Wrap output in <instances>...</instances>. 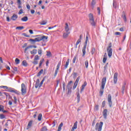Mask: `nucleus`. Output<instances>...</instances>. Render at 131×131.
<instances>
[{
	"label": "nucleus",
	"mask_w": 131,
	"mask_h": 131,
	"mask_svg": "<svg viewBox=\"0 0 131 131\" xmlns=\"http://www.w3.org/2000/svg\"><path fill=\"white\" fill-rule=\"evenodd\" d=\"M34 60H39V56L38 55H35Z\"/></svg>",
	"instance_id": "nucleus-45"
},
{
	"label": "nucleus",
	"mask_w": 131,
	"mask_h": 131,
	"mask_svg": "<svg viewBox=\"0 0 131 131\" xmlns=\"http://www.w3.org/2000/svg\"><path fill=\"white\" fill-rule=\"evenodd\" d=\"M2 89H4V90H7V92H9L10 93H14V94H16V95H20V92L17 91L15 89H14L12 88H8L7 86H0Z\"/></svg>",
	"instance_id": "nucleus-2"
},
{
	"label": "nucleus",
	"mask_w": 131,
	"mask_h": 131,
	"mask_svg": "<svg viewBox=\"0 0 131 131\" xmlns=\"http://www.w3.org/2000/svg\"><path fill=\"white\" fill-rule=\"evenodd\" d=\"M85 66L86 68H88V67H89V61L88 60H86L85 61Z\"/></svg>",
	"instance_id": "nucleus-46"
},
{
	"label": "nucleus",
	"mask_w": 131,
	"mask_h": 131,
	"mask_svg": "<svg viewBox=\"0 0 131 131\" xmlns=\"http://www.w3.org/2000/svg\"><path fill=\"white\" fill-rule=\"evenodd\" d=\"M23 13V10L20 9L18 12V15H21V14H22Z\"/></svg>",
	"instance_id": "nucleus-58"
},
{
	"label": "nucleus",
	"mask_w": 131,
	"mask_h": 131,
	"mask_svg": "<svg viewBox=\"0 0 131 131\" xmlns=\"http://www.w3.org/2000/svg\"><path fill=\"white\" fill-rule=\"evenodd\" d=\"M17 18H18V15L17 14H13L11 18V19L13 21H16L17 20Z\"/></svg>",
	"instance_id": "nucleus-19"
},
{
	"label": "nucleus",
	"mask_w": 131,
	"mask_h": 131,
	"mask_svg": "<svg viewBox=\"0 0 131 131\" xmlns=\"http://www.w3.org/2000/svg\"><path fill=\"white\" fill-rule=\"evenodd\" d=\"M31 125H32V121H30L28 124V127H30V126H31Z\"/></svg>",
	"instance_id": "nucleus-48"
},
{
	"label": "nucleus",
	"mask_w": 131,
	"mask_h": 131,
	"mask_svg": "<svg viewBox=\"0 0 131 131\" xmlns=\"http://www.w3.org/2000/svg\"><path fill=\"white\" fill-rule=\"evenodd\" d=\"M122 18H123L124 21H126V15L125 14V12L123 11L121 15Z\"/></svg>",
	"instance_id": "nucleus-18"
},
{
	"label": "nucleus",
	"mask_w": 131,
	"mask_h": 131,
	"mask_svg": "<svg viewBox=\"0 0 131 131\" xmlns=\"http://www.w3.org/2000/svg\"><path fill=\"white\" fill-rule=\"evenodd\" d=\"M79 79H80V77H78L75 82H76V83H78V81H79Z\"/></svg>",
	"instance_id": "nucleus-56"
},
{
	"label": "nucleus",
	"mask_w": 131,
	"mask_h": 131,
	"mask_svg": "<svg viewBox=\"0 0 131 131\" xmlns=\"http://www.w3.org/2000/svg\"><path fill=\"white\" fill-rule=\"evenodd\" d=\"M41 117H42V115L41 114H39L38 116V121H40L41 120Z\"/></svg>",
	"instance_id": "nucleus-28"
},
{
	"label": "nucleus",
	"mask_w": 131,
	"mask_h": 131,
	"mask_svg": "<svg viewBox=\"0 0 131 131\" xmlns=\"http://www.w3.org/2000/svg\"><path fill=\"white\" fill-rule=\"evenodd\" d=\"M77 100L78 101V103L79 102V101H80V95H79V93H77Z\"/></svg>",
	"instance_id": "nucleus-23"
},
{
	"label": "nucleus",
	"mask_w": 131,
	"mask_h": 131,
	"mask_svg": "<svg viewBox=\"0 0 131 131\" xmlns=\"http://www.w3.org/2000/svg\"><path fill=\"white\" fill-rule=\"evenodd\" d=\"M96 52V49L95 48H92L91 49V54L94 55V53Z\"/></svg>",
	"instance_id": "nucleus-29"
},
{
	"label": "nucleus",
	"mask_w": 131,
	"mask_h": 131,
	"mask_svg": "<svg viewBox=\"0 0 131 131\" xmlns=\"http://www.w3.org/2000/svg\"><path fill=\"white\" fill-rule=\"evenodd\" d=\"M77 128V121H76L74 124L72 128L71 131H75V129H76Z\"/></svg>",
	"instance_id": "nucleus-16"
},
{
	"label": "nucleus",
	"mask_w": 131,
	"mask_h": 131,
	"mask_svg": "<svg viewBox=\"0 0 131 131\" xmlns=\"http://www.w3.org/2000/svg\"><path fill=\"white\" fill-rule=\"evenodd\" d=\"M23 35L24 36H25L26 37H30V36L27 35L26 33H24L23 34Z\"/></svg>",
	"instance_id": "nucleus-55"
},
{
	"label": "nucleus",
	"mask_w": 131,
	"mask_h": 131,
	"mask_svg": "<svg viewBox=\"0 0 131 131\" xmlns=\"http://www.w3.org/2000/svg\"><path fill=\"white\" fill-rule=\"evenodd\" d=\"M69 61H70V59H68L67 61H66V64L64 66V67H65V69H66V68H67L68 67V65H69Z\"/></svg>",
	"instance_id": "nucleus-26"
},
{
	"label": "nucleus",
	"mask_w": 131,
	"mask_h": 131,
	"mask_svg": "<svg viewBox=\"0 0 131 131\" xmlns=\"http://www.w3.org/2000/svg\"><path fill=\"white\" fill-rule=\"evenodd\" d=\"M43 61H45V59L43 58L40 60V63L39 64V67H40L41 65H42V63H43Z\"/></svg>",
	"instance_id": "nucleus-35"
},
{
	"label": "nucleus",
	"mask_w": 131,
	"mask_h": 131,
	"mask_svg": "<svg viewBox=\"0 0 131 131\" xmlns=\"http://www.w3.org/2000/svg\"><path fill=\"white\" fill-rule=\"evenodd\" d=\"M46 56H47L48 57H51V56H52V53L50 51H47Z\"/></svg>",
	"instance_id": "nucleus-38"
},
{
	"label": "nucleus",
	"mask_w": 131,
	"mask_h": 131,
	"mask_svg": "<svg viewBox=\"0 0 131 131\" xmlns=\"http://www.w3.org/2000/svg\"><path fill=\"white\" fill-rule=\"evenodd\" d=\"M43 73V70L41 69L38 73L37 75V76L38 77L39 76H40L41 74Z\"/></svg>",
	"instance_id": "nucleus-25"
},
{
	"label": "nucleus",
	"mask_w": 131,
	"mask_h": 131,
	"mask_svg": "<svg viewBox=\"0 0 131 131\" xmlns=\"http://www.w3.org/2000/svg\"><path fill=\"white\" fill-rule=\"evenodd\" d=\"M46 80V77H43L42 81L40 82V84H42L43 83V81Z\"/></svg>",
	"instance_id": "nucleus-57"
},
{
	"label": "nucleus",
	"mask_w": 131,
	"mask_h": 131,
	"mask_svg": "<svg viewBox=\"0 0 131 131\" xmlns=\"http://www.w3.org/2000/svg\"><path fill=\"white\" fill-rule=\"evenodd\" d=\"M107 112H108V111L107 110V109H105L103 110V116L104 119H107Z\"/></svg>",
	"instance_id": "nucleus-13"
},
{
	"label": "nucleus",
	"mask_w": 131,
	"mask_h": 131,
	"mask_svg": "<svg viewBox=\"0 0 131 131\" xmlns=\"http://www.w3.org/2000/svg\"><path fill=\"white\" fill-rule=\"evenodd\" d=\"M4 107L3 105H0V112L1 111H3Z\"/></svg>",
	"instance_id": "nucleus-49"
},
{
	"label": "nucleus",
	"mask_w": 131,
	"mask_h": 131,
	"mask_svg": "<svg viewBox=\"0 0 131 131\" xmlns=\"http://www.w3.org/2000/svg\"><path fill=\"white\" fill-rule=\"evenodd\" d=\"M95 5H96V0H92L91 5L92 6V7H94V6H95Z\"/></svg>",
	"instance_id": "nucleus-41"
},
{
	"label": "nucleus",
	"mask_w": 131,
	"mask_h": 131,
	"mask_svg": "<svg viewBox=\"0 0 131 131\" xmlns=\"http://www.w3.org/2000/svg\"><path fill=\"white\" fill-rule=\"evenodd\" d=\"M21 95L24 96L25 94H26V86H25V84L22 83L21 84Z\"/></svg>",
	"instance_id": "nucleus-8"
},
{
	"label": "nucleus",
	"mask_w": 131,
	"mask_h": 131,
	"mask_svg": "<svg viewBox=\"0 0 131 131\" xmlns=\"http://www.w3.org/2000/svg\"><path fill=\"white\" fill-rule=\"evenodd\" d=\"M35 88H36V89H37V88H39V83H36L35 85Z\"/></svg>",
	"instance_id": "nucleus-51"
},
{
	"label": "nucleus",
	"mask_w": 131,
	"mask_h": 131,
	"mask_svg": "<svg viewBox=\"0 0 131 131\" xmlns=\"http://www.w3.org/2000/svg\"><path fill=\"white\" fill-rule=\"evenodd\" d=\"M118 76V73H115L114 75V82L115 84H116V83H117Z\"/></svg>",
	"instance_id": "nucleus-10"
},
{
	"label": "nucleus",
	"mask_w": 131,
	"mask_h": 131,
	"mask_svg": "<svg viewBox=\"0 0 131 131\" xmlns=\"http://www.w3.org/2000/svg\"><path fill=\"white\" fill-rule=\"evenodd\" d=\"M103 126V122H100V123H97L95 126V130L98 131H102Z\"/></svg>",
	"instance_id": "nucleus-7"
},
{
	"label": "nucleus",
	"mask_w": 131,
	"mask_h": 131,
	"mask_svg": "<svg viewBox=\"0 0 131 131\" xmlns=\"http://www.w3.org/2000/svg\"><path fill=\"white\" fill-rule=\"evenodd\" d=\"M77 84H78V83L75 82H74V86L73 87V90H75V89H76V86H77Z\"/></svg>",
	"instance_id": "nucleus-40"
},
{
	"label": "nucleus",
	"mask_w": 131,
	"mask_h": 131,
	"mask_svg": "<svg viewBox=\"0 0 131 131\" xmlns=\"http://www.w3.org/2000/svg\"><path fill=\"white\" fill-rule=\"evenodd\" d=\"M48 23V21L47 20H42L41 23H40V25H46Z\"/></svg>",
	"instance_id": "nucleus-27"
},
{
	"label": "nucleus",
	"mask_w": 131,
	"mask_h": 131,
	"mask_svg": "<svg viewBox=\"0 0 131 131\" xmlns=\"http://www.w3.org/2000/svg\"><path fill=\"white\" fill-rule=\"evenodd\" d=\"M48 130V128L46 126H43L41 129V131H47Z\"/></svg>",
	"instance_id": "nucleus-32"
},
{
	"label": "nucleus",
	"mask_w": 131,
	"mask_h": 131,
	"mask_svg": "<svg viewBox=\"0 0 131 131\" xmlns=\"http://www.w3.org/2000/svg\"><path fill=\"white\" fill-rule=\"evenodd\" d=\"M71 83H72V81H70L68 83V85H67V90H71L72 89V86L71 85Z\"/></svg>",
	"instance_id": "nucleus-15"
},
{
	"label": "nucleus",
	"mask_w": 131,
	"mask_h": 131,
	"mask_svg": "<svg viewBox=\"0 0 131 131\" xmlns=\"http://www.w3.org/2000/svg\"><path fill=\"white\" fill-rule=\"evenodd\" d=\"M14 71H18V68L17 67H13L12 68Z\"/></svg>",
	"instance_id": "nucleus-60"
},
{
	"label": "nucleus",
	"mask_w": 131,
	"mask_h": 131,
	"mask_svg": "<svg viewBox=\"0 0 131 131\" xmlns=\"http://www.w3.org/2000/svg\"><path fill=\"white\" fill-rule=\"evenodd\" d=\"M20 63V59L18 58L15 59V63L16 65H18Z\"/></svg>",
	"instance_id": "nucleus-36"
},
{
	"label": "nucleus",
	"mask_w": 131,
	"mask_h": 131,
	"mask_svg": "<svg viewBox=\"0 0 131 131\" xmlns=\"http://www.w3.org/2000/svg\"><path fill=\"white\" fill-rule=\"evenodd\" d=\"M64 27V30L66 32H70L69 30H70V28H69V26L68 25V24L67 23H66Z\"/></svg>",
	"instance_id": "nucleus-11"
},
{
	"label": "nucleus",
	"mask_w": 131,
	"mask_h": 131,
	"mask_svg": "<svg viewBox=\"0 0 131 131\" xmlns=\"http://www.w3.org/2000/svg\"><path fill=\"white\" fill-rule=\"evenodd\" d=\"M89 40V33H87L86 35V38L85 41V43L83 47L82 48V57H84L85 55V50L86 49V46L88 45V41Z\"/></svg>",
	"instance_id": "nucleus-4"
},
{
	"label": "nucleus",
	"mask_w": 131,
	"mask_h": 131,
	"mask_svg": "<svg viewBox=\"0 0 131 131\" xmlns=\"http://www.w3.org/2000/svg\"><path fill=\"white\" fill-rule=\"evenodd\" d=\"M81 41V40L80 39H78L76 43V48H77V46L79 44V43Z\"/></svg>",
	"instance_id": "nucleus-34"
},
{
	"label": "nucleus",
	"mask_w": 131,
	"mask_h": 131,
	"mask_svg": "<svg viewBox=\"0 0 131 131\" xmlns=\"http://www.w3.org/2000/svg\"><path fill=\"white\" fill-rule=\"evenodd\" d=\"M120 34H121V33L119 32H115V35H120Z\"/></svg>",
	"instance_id": "nucleus-63"
},
{
	"label": "nucleus",
	"mask_w": 131,
	"mask_h": 131,
	"mask_svg": "<svg viewBox=\"0 0 131 131\" xmlns=\"http://www.w3.org/2000/svg\"><path fill=\"white\" fill-rule=\"evenodd\" d=\"M22 64L23 65V66H25V67H27V62L26 61V60H24L22 62Z\"/></svg>",
	"instance_id": "nucleus-30"
},
{
	"label": "nucleus",
	"mask_w": 131,
	"mask_h": 131,
	"mask_svg": "<svg viewBox=\"0 0 131 131\" xmlns=\"http://www.w3.org/2000/svg\"><path fill=\"white\" fill-rule=\"evenodd\" d=\"M3 95H5V96H6V97H8V96H9V93H8L7 92H3Z\"/></svg>",
	"instance_id": "nucleus-61"
},
{
	"label": "nucleus",
	"mask_w": 131,
	"mask_h": 131,
	"mask_svg": "<svg viewBox=\"0 0 131 131\" xmlns=\"http://www.w3.org/2000/svg\"><path fill=\"white\" fill-rule=\"evenodd\" d=\"M106 78L103 77L101 81V89L100 90L99 94L100 96H103L104 93V89H105V84H106Z\"/></svg>",
	"instance_id": "nucleus-3"
},
{
	"label": "nucleus",
	"mask_w": 131,
	"mask_h": 131,
	"mask_svg": "<svg viewBox=\"0 0 131 131\" xmlns=\"http://www.w3.org/2000/svg\"><path fill=\"white\" fill-rule=\"evenodd\" d=\"M58 70H59L56 69V70H55V74H54V76H55V77L57 76V74H58Z\"/></svg>",
	"instance_id": "nucleus-54"
},
{
	"label": "nucleus",
	"mask_w": 131,
	"mask_h": 131,
	"mask_svg": "<svg viewBox=\"0 0 131 131\" xmlns=\"http://www.w3.org/2000/svg\"><path fill=\"white\" fill-rule=\"evenodd\" d=\"M27 8L28 9V10H30V5H29V4H27L26 5Z\"/></svg>",
	"instance_id": "nucleus-62"
},
{
	"label": "nucleus",
	"mask_w": 131,
	"mask_h": 131,
	"mask_svg": "<svg viewBox=\"0 0 131 131\" xmlns=\"http://www.w3.org/2000/svg\"><path fill=\"white\" fill-rule=\"evenodd\" d=\"M97 12L98 13V15H100V14H101V10H100V7L97 8Z\"/></svg>",
	"instance_id": "nucleus-53"
},
{
	"label": "nucleus",
	"mask_w": 131,
	"mask_h": 131,
	"mask_svg": "<svg viewBox=\"0 0 131 131\" xmlns=\"http://www.w3.org/2000/svg\"><path fill=\"white\" fill-rule=\"evenodd\" d=\"M107 101L108 103V106L110 107H112V97L111 96V94H108L107 96Z\"/></svg>",
	"instance_id": "nucleus-9"
},
{
	"label": "nucleus",
	"mask_w": 131,
	"mask_h": 131,
	"mask_svg": "<svg viewBox=\"0 0 131 131\" xmlns=\"http://www.w3.org/2000/svg\"><path fill=\"white\" fill-rule=\"evenodd\" d=\"M114 8H115V9H116V8H117V3H116V2L114 1L113 2V5Z\"/></svg>",
	"instance_id": "nucleus-31"
},
{
	"label": "nucleus",
	"mask_w": 131,
	"mask_h": 131,
	"mask_svg": "<svg viewBox=\"0 0 131 131\" xmlns=\"http://www.w3.org/2000/svg\"><path fill=\"white\" fill-rule=\"evenodd\" d=\"M89 20L92 26H96V23L95 22V19H94V16L92 13H90L89 14Z\"/></svg>",
	"instance_id": "nucleus-6"
},
{
	"label": "nucleus",
	"mask_w": 131,
	"mask_h": 131,
	"mask_svg": "<svg viewBox=\"0 0 131 131\" xmlns=\"http://www.w3.org/2000/svg\"><path fill=\"white\" fill-rule=\"evenodd\" d=\"M33 64H34V65H37V64H38V61L34 59V61L33 62Z\"/></svg>",
	"instance_id": "nucleus-47"
},
{
	"label": "nucleus",
	"mask_w": 131,
	"mask_h": 131,
	"mask_svg": "<svg viewBox=\"0 0 131 131\" xmlns=\"http://www.w3.org/2000/svg\"><path fill=\"white\" fill-rule=\"evenodd\" d=\"M94 110L95 111H98V110H99V105H96L95 106Z\"/></svg>",
	"instance_id": "nucleus-39"
},
{
	"label": "nucleus",
	"mask_w": 131,
	"mask_h": 131,
	"mask_svg": "<svg viewBox=\"0 0 131 131\" xmlns=\"http://www.w3.org/2000/svg\"><path fill=\"white\" fill-rule=\"evenodd\" d=\"M111 48H112V43L110 42L107 48V52L109 58H111V57H112L113 49Z\"/></svg>",
	"instance_id": "nucleus-5"
},
{
	"label": "nucleus",
	"mask_w": 131,
	"mask_h": 131,
	"mask_svg": "<svg viewBox=\"0 0 131 131\" xmlns=\"http://www.w3.org/2000/svg\"><path fill=\"white\" fill-rule=\"evenodd\" d=\"M69 34H70V32H66L63 33L62 35L63 38H67V37L69 36Z\"/></svg>",
	"instance_id": "nucleus-12"
},
{
	"label": "nucleus",
	"mask_w": 131,
	"mask_h": 131,
	"mask_svg": "<svg viewBox=\"0 0 131 131\" xmlns=\"http://www.w3.org/2000/svg\"><path fill=\"white\" fill-rule=\"evenodd\" d=\"M4 118H6V116H5V115L1 114L0 115V119H4Z\"/></svg>",
	"instance_id": "nucleus-43"
},
{
	"label": "nucleus",
	"mask_w": 131,
	"mask_h": 131,
	"mask_svg": "<svg viewBox=\"0 0 131 131\" xmlns=\"http://www.w3.org/2000/svg\"><path fill=\"white\" fill-rule=\"evenodd\" d=\"M125 89V85H123L122 86V93L123 94H124V90Z\"/></svg>",
	"instance_id": "nucleus-37"
},
{
	"label": "nucleus",
	"mask_w": 131,
	"mask_h": 131,
	"mask_svg": "<svg viewBox=\"0 0 131 131\" xmlns=\"http://www.w3.org/2000/svg\"><path fill=\"white\" fill-rule=\"evenodd\" d=\"M86 84H88V83H86V81H85L84 82L83 84H82L81 86V88L80 90V93H82V92H83V90H84V88H85V86H86Z\"/></svg>",
	"instance_id": "nucleus-14"
},
{
	"label": "nucleus",
	"mask_w": 131,
	"mask_h": 131,
	"mask_svg": "<svg viewBox=\"0 0 131 131\" xmlns=\"http://www.w3.org/2000/svg\"><path fill=\"white\" fill-rule=\"evenodd\" d=\"M62 126H63V122H61L58 126V129L57 131H61L62 129Z\"/></svg>",
	"instance_id": "nucleus-24"
},
{
	"label": "nucleus",
	"mask_w": 131,
	"mask_h": 131,
	"mask_svg": "<svg viewBox=\"0 0 131 131\" xmlns=\"http://www.w3.org/2000/svg\"><path fill=\"white\" fill-rule=\"evenodd\" d=\"M21 21H23L24 22H26L28 20V17L27 16H25L21 18Z\"/></svg>",
	"instance_id": "nucleus-21"
},
{
	"label": "nucleus",
	"mask_w": 131,
	"mask_h": 131,
	"mask_svg": "<svg viewBox=\"0 0 131 131\" xmlns=\"http://www.w3.org/2000/svg\"><path fill=\"white\" fill-rule=\"evenodd\" d=\"M48 36H39V37L35 38V39H30L29 41L32 42V43L34 44L36 42L38 41H40L42 40V41H47Z\"/></svg>",
	"instance_id": "nucleus-1"
},
{
	"label": "nucleus",
	"mask_w": 131,
	"mask_h": 131,
	"mask_svg": "<svg viewBox=\"0 0 131 131\" xmlns=\"http://www.w3.org/2000/svg\"><path fill=\"white\" fill-rule=\"evenodd\" d=\"M16 29H18L19 30H22V29H24V27L21 26V27H17L16 28Z\"/></svg>",
	"instance_id": "nucleus-42"
},
{
	"label": "nucleus",
	"mask_w": 131,
	"mask_h": 131,
	"mask_svg": "<svg viewBox=\"0 0 131 131\" xmlns=\"http://www.w3.org/2000/svg\"><path fill=\"white\" fill-rule=\"evenodd\" d=\"M61 66V61H59L57 66L56 70H59L60 67Z\"/></svg>",
	"instance_id": "nucleus-33"
},
{
	"label": "nucleus",
	"mask_w": 131,
	"mask_h": 131,
	"mask_svg": "<svg viewBox=\"0 0 131 131\" xmlns=\"http://www.w3.org/2000/svg\"><path fill=\"white\" fill-rule=\"evenodd\" d=\"M106 61H107V53H105L103 56V63H106Z\"/></svg>",
	"instance_id": "nucleus-20"
},
{
	"label": "nucleus",
	"mask_w": 131,
	"mask_h": 131,
	"mask_svg": "<svg viewBox=\"0 0 131 131\" xmlns=\"http://www.w3.org/2000/svg\"><path fill=\"white\" fill-rule=\"evenodd\" d=\"M31 48H34V49H36L37 47L36 46H30L26 48L25 49V53H26V51H27L29 49H31Z\"/></svg>",
	"instance_id": "nucleus-17"
},
{
	"label": "nucleus",
	"mask_w": 131,
	"mask_h": 131,
	"mask_svg": "<svg viewBox=\"0 0 131 131\" xmlns=\"http://www.w3.org/2000/svg\"><path fill=\"white\" fill-rule=\"evenodd\" d=\"M32 55H35L37 53V50L36 49H33V51H30Z\"/></svg>",
	"instance_id": "nucleus-22"
},
{
	"label": "nucleus",
	"mask_w": 131,
	"mask_h": 131,
	"mask_svg": "<svg viewBox=\"0 0 131 131\" xmlns=\"http://www.w3.org/2000/svg\"><path fill=\"white\" fill-rule=\"evenodd\" d=\"M36 116H37V112H36L35 114L33 115L34 118H36Z\"/></svg>",
	"instance_id": "nucleus-59"
},
{
	"label": "nucleus",
	"mask_w": 131,
	"mask_h": 131,
	"mask_svg": "<svg viewBox=\"0 0 131 131\" xmlns=\"http://www.w3.org/2000/svg\"><path fill=\"white\" fill-rule=\"evenodd\" d=\"M42 52V50H41V49L38 50V55H40V56H41V53Z\"/></svg>",
	"instance_id": "nucleus-44"
},
{
	"label": "nucleus",
	"mask_w": 131,
	"mask_h": 131,
	"mask_svg": "<svg viewBox=\"0 0 131 131\" xmlns=\"http://www.w3.org/2000/svg\"><path fill=\"white\" fill-rule=\"evenodd\" d=\"M76 58H77L76 56L74 57V58L73 59V63H75V61H76Z\"/></svg>",
	"instance_id": "nucleus-52"
},
{
	"label": "nucleus",
	"mask_w": 131,
	"mask_h": 131,
	"mask_svg": "<svg viewBox=\"0 0 131 131\" xmlns=\"http://www.w3.org/2000/svg\"><path fill=\"white\" fill-rule=\"evenodd\" d=\"M105 105H106V101H103L102 103V107L104 108V107H105Z\"/></svg>",
	"instance_id": "nucleus-50"
},
{
	"label": "nucleus",
	"mask_w": 131,
	"mask_h": 131,
	"mask_svg": "<svg viewBox=\"0 0 131 131\" xmlns=\"http://www.w3.org/2000/svg\"><path fill=\"white\" fill-rule=\"evenodd\" d=\"M73 75H74V78H76V76H77V74L76 73H74Z\"/></svg>",
	"instance_id": "nucleus-64"
}]
</instances>
